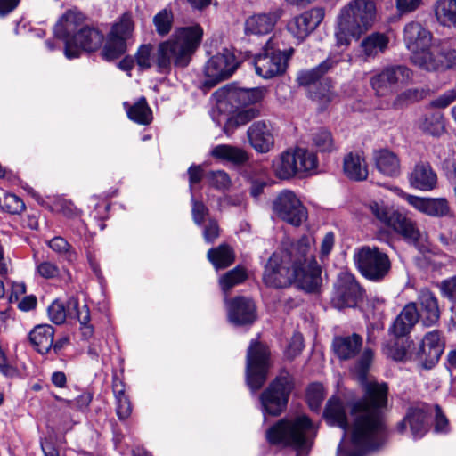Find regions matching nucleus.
<instances>
[{
  "label": "nucleus",
  "mask_w": 456,
  "mask_h": 456,
  "mask_svg": "<svg viewBox=\"0 0 456 456\" xmlns=\"http://www.w3.org/2000/svg\"><path fill=\"white\" fill-rule=\"evenodd\" d=\"M388 387L386 383H367L364 395L350 403L347 406L337 397L330 398L325 407L323 416L330 426L343 430L342 440L338 451L341 452L342 443L346 436L348 420L346 409L354 418L352 442L366 451L380 447L387 440V433L384 419V410L387 405Z\"/></svg>",
  "instance_id": "1"
},
{
  "label": "nucleus",
  "mask_w": 456,
  "mask_h": 456,
  "mask_svg": "<svg viewBox=\"0 0 456 456\" xmlns=\"http://www.w3.org/2000/svg\"><path fill=\"white\" fill-rule=\"evenodd\" d=\"M321 273L312 252V240L303 236L295 242H283L272 254L265 266L263 281L275 289L297 284L300 289L313 292L322 282Z\"/></svg>",
  "instance_id": "2"
},
{
  "label": "nucleus",
  "mask_w": 456,
  "mask_h": 456,
  "mask_svg": "<svg viewBox=\"0 0 456 456\" xmlns=\"http://www.w3.org/2000/svg\"><path fill=\"white\" fill-rule=\"evenodd\" d=\"M203 37V28L194 24L175 29L172 37L159 44L156 54L151 44L140 45L134 60L140 69H148L156 65L159 73L167 74L172 66L185 68L199 48Z\"/></svg>",
  "instance_id": "3"
},
{
  "label": "nucleus",
  "mask_w": 456,
  "mask_h": 456,
  "mask_svg": "<svg viewBox=\"0 0 456 456\" xmlns=\"http://www.w3.org/2000/svg\"><path fill=\"white\" fill-rule=\"evenodd\" d=\"M375 16L376 5L372 0H351L340 10L337 19V45H348L353 38H359L372 26Z\"/></svg>",
  "instance_id": "4"
},
{
  "label": "nucleus",
  "mask_w": 456,
  "mask_h": 456,
  "mask_svg": "<svg viewBox=\"0 0 456 456\" xmlns=\"http://www.w3.org/2000/svg\"><path fill=\"white\" fill-rule=\"evenodd\" d=\"M316 428L305 415L294 419H282L270 427L265 434L269 444L291 447L299 453L308 452L312 446Z\"/></svg>",
  "instance_id": "5"
},
{
  "label": "nucleus",
  "mask_w": 456,
  "mask_h": 456,
  "mask_svg": "<svg viewBox=\"0 0 456 456\" xmlns=\"http://www.w3.org/2000/svg\"><path fill=\"white\" fill-rule=\"evenodd\" d=\"M317 167L316 155L299 147L281 152L272 164L274 175L282 180L312 174Z\"/></svg>",
  "instance_id": "6"
},
{
  "label": "nucleus",
  "mask_w": 456,
  "mask_h": 456,
  "mask_svg": "<svg viewBox=\"0 0 456 456\" xmlns=\"http://www.w3.org/2000/svg\"><path fill=\"white\" fill-rule=\"evenodd\" d=\"M293 52L292 48L281 50L278 37H271L254 59L256 73L265 79L281 75L285 72L288 60Z\"/></svg>",
  "instance_id": "7"
},
{
  "label": "nucleus",
  "mask_w": 456,
  "mask_h": 456,
  "mask_svg": "<svg viewBox=\"0 0 456 456\" xmlns=\"http://www.w3.org/2000/svg\"><path fill=\"white\" fill-rule=\"evenodd\" d=\"M134 28L131 12H126L118 17L106 36L102 50V58L110 61L122 56L127 50L128 41L133 38Z\"/></svg>",
  "instance_id": "8"
},
{
  "label": "nucleus",
  "mask_w": 456,
  "mask_h": 456,
  "mask_svg": "<svg viewBox=\"0 0 456 456\" xmlns=\"http://www.w3.org/2000/svg\"><path fill=\"white\" fill-rule=\"evenodd\" d=\"M293 387L291 375L285 370H281L260 395L264 414L280 415L287 407Z\"/></svg>",
  "instance_id": "9"
},
{
  "label": "nucleus",
  "mask_w": 456,
  "mask_h": 456,
  "mask_svg": "<svg viewBox=\"0 0 456 456\" xmlns=\"http://www.w3.org/2000/svg\"><path fill=\"white\" fill-rule=\"evenodd\" d=\"M354 260L361 274L371 281H380L391 270L388 256L377 247H362L355 251Z\"/></svg>",
  "instance_id": "10"
},
{
  "label": "nucleus",
  "mask_w": 456,
  "mask_h": 456,
  "mask_svg": "<svg viewBox=\"0 0 456 456\" xmlns=\"http://www.w3.org/2000/svg\"><path fill=\"white\" fill-rule=\"evenodd\" d=\"M268 347L252 340L246 357V382L252 392H256L265 384L270 369Z\"/></svg>",
  "instance_id": "11"
},
{
  "label": "nucleus",
  "mask_w": 456,
  "mask_h": 456,
  "mask_svg": "<svg viewBox=\"0 0 456 456\" xmlns=\"http://www.w3.org/2000/svg\"><path fill=\"white\" fill-rule=\"evenodd\" d=\"M403 40L405 47L412 53L413 63L423 69L422 62H428L433 53L430 49L433 41L431 31L420 22L411 20L403 29Z\"/></svg>",
  "instance_id": "12"
},
{
  "label": "nucleus",
  "mask_w": 456,
  "mask_h": 456,
  "mask_svg": "<svg viewBox=\"0 0 456 456\" xmlns=\"http://www.w3.org/2000/svg\"><path fill=\"white\" fill-rule=\"evenodd\" d=\"M273 213L282 221L300 226L307 219V209L296 193L290 190H283L273 201Z\"/></svg>",
  "instance_id": "13"
},
{
  "label": "nucleus",
  "mask_w": 456,
  "mask_h": 456,
  "mask_svg": "<svg viewBox=\"0 0 456 456\" xmlns=\"http://www.w3.org/2000/svg\"><path fill=\"white\" fill-rule=\"evenodd\" d=\"M266 94L265 87L241 88L234 85H229L217 90L214 95L216 97L218 107L228 103L232 109L239 110L242 107L256 106Z\"/></svg>",
  "instance_id": "14"
},
{
  "label": "nucleus",
  "mask_w": 456,
  "mask_h": 456,
  "mask_svg": "<svg viewBox=\"0 0 456 456\" xmlns=\"http://www.w3.org/2000/svg\"><path fill=\"white\" fill-rule=\"evenodd\" d=\"M363 297V290L354 276L347 272L338 274L331 298L332 305L338 308L354 307Z\"/></svg>",
  "instance_id": "15"
},
{
  "label": "nucleus",
  "mask_w": 456,
  "mask_h": 456,
  "mask_svg": "<svg viewBox=\"0 0 456 456\" xmlns=\"http://www.w3.org/2000/svg\"><path fill=\"white\" fill-rule=\"evenodd\" d=\"M412 78V71L403 65L386 67L370 78V86L378 96L393 92L398 84H407Z\"/></svg>",
  "instance_id": "16"
},
{
  "label": "nucleus",
  "mask_w": 456,
  "mask_h": 456,
  "mask_svg": "<svg viewBox=\"0 0 456 456\" xmlns=\"http://www.w3.org/2000/svg\"><path fill=\"white\" fill-rule=\"evenodd\" d=\"M444 348L439 330L428 332L415 352H411L410 359L417 361L423 368L431 369L440 359Z\"/></svg>",
  "instance_id": "17"
},
{
  "label": "nucleus",
  "mask_w": 456,
  "mask_h": 456,
  "mask_svg": "<svg viewBox=\"0 0 456 456\" xmlns=\"http://www.w3.org/2000/svg\"><path fill=\"white\" fill-rule=\"evenodd\" d=\"M238 68V61L228 50L211 57L205 66L206 85L214 86L218 82L229 78Z\"/></svg>",
  "instance_id": "18"
},
{
  "label": "nucleus",
  "mask_w": 456,
  "mask_h": 456,
  "mask_svg": "<svg viewBox=\"0 0 456 456\" xmlns=\"http://www.w3.org/2000/svg\"><path fill=\"white\" fill-rule=\"evenodd\" d=\"M102 33L93 27L84 26L75 36V38L67 42L64 47V55L71 60L78 58L83 51L94 52L102 45Z\"/></svg>",
  "instance_id": "19"
},
{
  "label": "nucleus",
  "mask_w": 456,
  "mask_h": 456,
  "mask_svg": "<svg viewBox=\"0 0 456 456\" xmlns=\"http://www.w3.org/2000/svg\"><path fill=\"white\" fill-rule=\"evenodd\" d=\"M432 415L431 404L418 403L410 407L403 419L397 424L399 433L409 426L414 439H419L428 432V416Z\"/></svg>",
  "instance_id": "20"
},
{
  "label": "nucleus",
  "mask_w": 456,
  "mask_h": 456,
  "mask_svg": "<svg viewBox=\"0 0 456 456\" xmlns=\"http://www.w3.org/2000/svg\"><path fill=\"white\" fill-rule=\"evenodd\" d=\"M325 11L322 7L312 8L292 18L287 28L299 41L305 40L322 23Z\"/></svg>",
  "instance_id": "21"
},
{
  "label": "nucleus",
  "mask_w": 456,
  "mask_h": 456,
  "mask_svg": "<svg viewBox=\"0 0 456 456\" xmlns=\"http://www.w3.org/2000/svg\"><path fill=\"white\" fill-rule=\"evenodd\" d=\"M85 15L78 10H68L54 25V37L62 40L66 47L67 42L73 40L77 33L85 26Z\"/></svg>",
  "instance_id": "22"
},
{
  "label": "nucleus",
  "mask_w": 456,
  "mask_h": 456,
  "mask_svg": "<svg viewBox=\"0 0 456 456\" xmlns=\"http://www.w3.org/2000/svg\"><path fill=\"white\" fill-rule=\"evenodd\" d=\"M282 14L283 10L281 8H274L268 12L255 13L246 19L244 31L246 35L262 36L269 34Z\"/></svg>",
  "instance_id": "23"
},
{
  "label": "nucleus",
  "mask_w": 456,
  "mask_h": 456,
  "mask_svg": "<svg viewBox=\"0 0 456 456\" xmlns=\"http://www.w3.org/2000/svg\"><path fill=\"white\" fill-rule=\"evenodd\" d=\"M228 319L236 325L252 324L256 320V305L254 302L245 297H236L226 300Z\"/></svg>",
  "instance_id": "24"
},
{
  "label": "nucleus",
  "mask_w": 456,
  "mask_h": 456,
  "mask_svg": "<svg viewBox=\"0 0 456 456\" xmlns=\"http://www.w3.org/2000/svg\"><path fill=\"white\" fill-rule=\"evenodd\" d=\"M249 144L257 152L266 153L274 144L273 126L265 120L255 121L247 131Z\"/></svg>",
  "instance_id": "25"
},
{
  "label": "nucleus",
  "mask_w": 456,
  "mask_h": 456,
  "mask_svg": "<svg viewBox=\"0 0 456 456\" xmlns=\"http://www.w3.org/2000/svg\"><path fill=\"white\" fill-rule=\"evenodd\" d=\"M409 183L416 190L429 191L437 184V175L431 165L427 161L415 164L408 176Z\"/></svg>",
  "instance_id": "26"
},
{
  "label": "nucleus",
  "mask_w": 456,
  "mask_h": 456,
  "mask_svg": "<svg viewBox=\"0 0 456 456\" xmlns=\"http://www.w3.org/2000/svg\"><path fill=\"white\" fill-rule=\"evenodd\" d=\"M388 226L409 243L417 244L421 240L422 234L416 222L406 214L393 211Z\"/></svg>",
  "instance_id": "27"
},
{
  "label": "nucleus",
  "mask_w": 456,
  "mask_h": 456,
  "mask_svg": "<svg viewBox=\"0 0 456 456\" xmlns=\"http://www.w3.org/2000/svg\"><path fill=\"white\" fill-rule=\"evenodd\" d=\"M363 339L357 334L336 336L332 341L335 355L342 361L354 359L362 348Z\"/></svg>",
  "instance_id": "28"
},
{
  "label": "nucleus",
  "mask_w": 456,
  "mask_h": 456,
  "mask_svg": "<svg viewBox=\"0 0 456 456\" xmlns=\"http://www.w3.org/2000/svg\"><path fill=\"white\" fill-rule=\"evenodd\" d=\"M419 320L416 303L407 304L395 319L389 331L395 337H404L411 332Z\"/></svg>",
  "instance_id": "29"
},
{
  "label": "nucleus",
  "mask_w": 456,
  "mask_h": 456,
  "mask_svg": "<svg viewBox=\"0 0 456 456\" xmlns=\"http://www.w3.org/2000/svg\"><path fill=\"white\" fill-rule=\"evenodd\" d=\"M418 302L420 305L419 320L428 327L436 324L440 318V310L434 293L428 289H421L418 296Z\"/></svg>",
  "instance_id": "30"
},
{
  "label": "nucleus",
  "mask_w": 456,
  "mask_h": 456,
  "mask_svg": "<svg viewBox=\"0 0 456 456\" xmlns=\"http://www.w3.org/2000/svg\"><path fill=\"white\" fill-rule=\"evenodd\" d=\"M343 171L347 178L354 181H364L367 179L368 165L362 152H349L344 157Z\"/></svg>",
  "instance_id": "31"
},
{
  "label": "nucleus",
  "mask_w": 456,
  "mask_h": 456,
  "mask_svg": "<svg viewBox=\"0 0 456 456\" xmlns=\"http://www.w3.org/2000/svg\"><path fill=\"white\" fill-rule=\"evenodd\" d=\"M373 159L377 169L383 175L390 177L400 175V159L395 152L387 149L377 150L373 152Z\"/></svg>",
  "instance_id": "32"
},
{
  "label": "nucleus",
  "mask_w": 456,
  "mask_h": 456,
  "mask_svg": "<svg viewBox=\"0 0 456 456\" xmlns=\"http://www.w3.org/2000/svg\"><path fill=\"white\" fill-rule=\"evenodd\" d=\"M423 69L428 71L445 70L456 66V49L442 47L439 52H434L428 59V62H422Z\"/></svg>",
  "instance_id": "33"
},
{
  "label": "nucleus",
  "mask_w": 456,
  "mask_h": 456,
  "mask_svg": "<svg viewBox=\"0 0 456 456\" xmlns=\"http://www.w3.org/2000/svg\"><path fill=\"white\" fill-rule=\"evenodd\" d=\"M54 329L49 324L37 325L28 334L29 341L41 354L48 353L52 346Z\"/></svg>",
  "instance_id": "34"
},
{
  "label": "nucleus",
  "mask_w": 456,
  "mask_h": 456,
  "mask_svg": "<svg viewBox=\"0 0 456 456\" xmlns=\"http://www.w3.org/2000/svg\"><path fill=\"white\" fill-rule=\"evenodd\" d=\"M338 62V60L328 58L314 69L300 71L297 75L298 84L303 86H310L311 88L316 86L322 76Z\"/></svg>",
  "instance_id": "35"
},
{
  "label": "nucleus",
  "mask_w": 456,
  "mask_h": 456,
  "mask_svg": "<svg viewBox=\"0 0 456 456\" xmlns=\"http://www.w3.org/2000/svg\"><path fill=\"white\" fill-rule=\"evenodd\" d=\"M433 12L437 23L445 28H456V0H436Z\"/></svg>",
  "instance_id": "36"
},
{
  "label": "nucleus",
  "mask_w": 456,
  "mask_h": 456,
  "mask_svg": "<svg viewBox=\"0 0 456 456\" xmlns=\"http://www.w3.org/2000/svg\"><path fill=\"white\" fill-rule=\"evenodd\" d=\"M123 106L126 111L127 117L132 121L139 125H149L151 123L153 119L152 111L145 97L142 96L132 105L125 102Z\"/></svg>",
  "instance_id": "37"
},
{
  "label": "nucleus",
  "mask_w": 456,
  "mask_h": 456,
  "mask_svg": "<svg viewBox=\"0 0 456 456\" xmlns=\"http://www.w3.org/2000/svg\"><path fill=\"white\" fill-rule=\"evenodd\" d=\"M216 159L228 161L233 164H243L248 160V154L242 149L230 144L215 146L210 152Z\"/></svg>",
  "instance_id": "38"
},
{
  "label": "nucleus",
  "mask_w": 456,
  "mask_h": 456,
  "mask_svg": "<svg viewBox=\"0 0 456 456\" xmlns=\"http://www.w3.org/2000/svg\"><path fill=\"white\" fill-rule=\"evenodd\" d=\"M112 389L116 400V414L119 420H126L132 413V404L125 394V385L121 380L114 378Z\"/></svg>",
  "instance_id": "39"
},
{
  "label": "nucleus",
  "mask_w": 456,
  "mask_h": 456,
  "mask_svg": "<svg viewBox=\"0 0 456 456\" xmlns=\"http://www.w3.org/2000/svg\"><path fill=\"white\" fill-rule=\"evenodd\" d=\"M416 126L424 134L432 136H438L444 130L443 115L438 111L422 115L417 120Z\"/></svg>",
  "instance_id": "40"
},
{
  "label": "nucleus",
  "mask_w": 456,
  "mask_h": 456,
  "mask_svg": "<svg viewBox=\"0 0 456 456\" xmlns=\"http://www.w3.org/2000/svg\"><path fill=\"white\" fill-rule=\"evenodd\" d=\"M207 257L216 270L230 266L235 259L232 248L227 244L210 248Z\"/></svg>",
  "instance_id": "41"
},
{
  "label": "nucleus",
  "mask_w": 456,
  "mask_h": 456,
  "mask_svg": "<svg viewBox=\"0 0 456 456\" xmlns=\"http://www.w3.org/2000/svg\"><path fill=\"white\" fill-rule=\"evenodd\" d=\"M388 43L389 38L387 35L374 32L362 41L361 46L367 57H375L386 51Z\"/></svg>",
  "instance_id": "42"
},
{
  "label": "nucleus",
  "mask_w": 456,
  "mask_h": 456,
  "mask_svg": "<svg viewBox=\"0 0 456 456\" xmlns=\"http://www.w3.org/2000/svg\"><path fill=\"white\" fill-rule=\"evenodd\" d=\"M309 95L314 101L323 105L331 102L336 97L331 82L326 78L320 81L316 86L310 88Z\"/></svg>",
  "instance_id": "43"
},
{
  "label": "nucleus",
  "mask_w": 456,
  "mask_h": 456,
  "mask_svg": "<svg viewBox=\"0 0 456 456\" xmlns=\"http://www.w3.org/2000/svg\"><path fill=\"white\" fill-rule=\"evenodd\" d=\"M49 248L68 262L77 259V253L72 246L62 237L57 236L47 241Z\"/></svg>",
  "instance_id": "44"
},
{
  "label": "nucleus",
  "mask_w": 456,
  "mask_h": 456,
  "mask_svg": "<svg viewBox=\"0 0 456 456\" xmlns=\"http://www.w3.org/2000/svg\"><path fill=\"white\" fill-rule=\"evenodd\" d=\"M247 279V273L245 268L236 266L232 270L227 272L219 280L221 289L227 292L232 287L242 283Z\"/></svg>",
  "instance_id": "45"
},
{
  "label": "nucleus",
  "mask_w": 456,
  "mask_h": 456,
  "mask_svg": "<svg viewBox=\"0 0 456 456\" xmlns=\"http://www.w3.org/2000/svg\"><path fill=\"white\" fill-rule=\"evenodd\" d=\"M153 24L159 36H167L172 28L174 15L170 9L164 8L153 17Z\"/></svg>",
  "instance_id": "46"
},
{
  "label": "nucleus",
  "mask_w": 456,
  "mask_h": 456,
  "mask_svg": "<svg viewBox=\"0 0 456 456\" xmlns=\"http://www.w3.org/2000/svg\"><path fill=\"white\" fill-rule=\"evenodd\" d=\"M313 144L321 152H331L335 150V142L331 133L320 129L313 134Z\"/></svg>",
  "instance_id": "47"
},
{
  "label": "nucleus",
  "mask_w": 456,
  "mask_h": 456,
  "mask_svg": "<svg viewBox=\"0 0 456 456\" xmlns=\"http://www.w3.org/2000/svg\"><path fill=\"white\" fill-rule=\"evenodd\" d=\"M68 305L76 312V317L80 322L81 326L85 329L84 334L91 335L93 333L92 326L89 325L90 311L86 305L79 306L78 301L72 297L68 301Z\"/></svg>",
  "instance_id": "48"
},
{
  "label": "nucleus",
  "mask_w": 456,
  "mask_h": 456,
  "mask_svg": "<svg viewBox=\"0 0 456 456\" xmlns=\"http://www.w3.org/2000/svg\"><path fill=\"white\" fill-rule=\"evenodd\" d=\"M237 110V113L229 120L236 126L246 125L259 117L261 113L258 106L242 107Z\"/></svg>",
  "instance_id": "49"
},
{
  "label": "nucleus",
  "mask_w": 456,
  "mask_h": 456,
  "mask_svg": "<svg viewBox=\"0 0 456 456\" xmlns=\"http://www.w3.org/2000/svg\"><path fill=\"white\" fill-rule=\"evenodd\" d=\"M384 353L395 361H405L410 358L408 348L403 341L395 340L392 345H386Z\"/></svg>",
  "instance_id": "50"
},
{
  "label": "nucleus",
  "mask_w": 456,
  "mask_h": 456,
  "mask_svg": "<svg viewBox=\"0 0 456 456\" xmlns=\"http://www.w3.org/2000/svg\"><path fill=\"white\" fill-rule=\"evenodd\" d=\"M374 358V352L371 348L366 347L355 363L354 370L361 379H365Z\"/></svg>",
  "instance_id": "51"
},
{
  "label": "nucleus",
  "mask_w": 456,
  "mask_h": 456,
  "mask_svg": "<svg viewBox=\"0 0 456 456\" xmlns=\"http://www.w3.org/2000/svg\"><path fill=\"white\" fill-rule=\"evenodd\" d=\"M0 207L3 210L12 214H20L25 209V204L21 199L15 194H5L2 200H0Z\"/></svg>",
  "instance_id": "52"
},
{
  "label": "nucleus",
  "mask_w": 456,
  "mask_h": 456,
  "mask_svg": "<svg viewBox=\"0 0 456 456\" xmlns=\"http://www.w3.org/2000/svg\"><path fill=\"white\" fill-rule=\"evenodd\" d=\"M306 398L309 407L318 411L324 399V389L322 384L314 383L307 388Z\"/></svg>",
  "instance_id": "53"
},
{
  "label": "nucleus",
  "mask_w": 456,
  "mask_h": 456,
  "mask_svg": "<svg viewBox=\"0 0 456 456\" xmlns=\"http://www.w3.org/2000/svg\"><path fill=\"white\" fill-rule=\"evenodd\" d=\"M206 178L209 185L217 190L227 189L231 184L228 174L223 170L208 172Z\"/></svg>",
  "instance_id": "54"
},
{
  "label": "nucleus",
  "mask_w": 456,
  "mask_h": 456,
  "mask_svg": "<svg viewBox=\"0 0 456 456\" xmlns=\"http://www.w3.org/2000/svg\"><path fill=\"white\" fill-rule=\"evenodd\" d=\"M450 212L448 201L444 198L429 199L427 215L431 216H445Z\"/></svg>",
  "instance_id": "55"
},
{
  "label": "nucleus",
  "mask_w": 456,
  "mask_h": 456,
  "mask_svg": "<svg viewBox=\"0 0 456 456\" xmlns=\"http://www.w3.org/2000/svg\"><path fill=\"white\" fill-rule=\"evenodd\" d=\"M426 0H395L400 16L411 14L425 5Z\"/></svg>",
  "instance_id": "56"
},
{
  "label": "nucleus",
  "mask_w": 456,
  "mask_h": 456,
  "mask_svg": "<svg viewBox=\"0 0 456 456\" xmlns=\"http://www.w3.org/2000/svg\"><path fill=\"white\" fill-rule=\"evenodd\" d=\"M191 201L192 220L196 225L202 226L209 215V210L203 202L196 200L193 196Z\"/></svg>",
  "instance_id": "57"
},
{
  "label": "nucleus",
  "mask_w": 456,
  "mask_h": 456,
  "mask_svg": "<svg viewBox=\"0 0 456 456\" xmlns=\"http://www.w3.org/2000/svg\"><path fill=\"white\" fill-rule=\"evenodd\" d=\"M48 316L53 323L62 324L67 317L64 305L58 300L53 301L48 307Z\"/></svg>",
  "instance_id": "58"
},
{
  "label": "nucleus",
  "mask_w": 456,
  "mask_h": 456,
  "mask_svg": "<svg viewBox=\"0 0 456 456\" xmlns=\"http://www.w3.org/2000/svg\"><path fill=\"white\" fill-rule=\"evenodd\" d=\"M203 238L206 243L211 244L220 236V227L216 220L208 218L206 224L202 225Z\"/></svg>",
  "instance_id": "59"
},
{
  "label": "nucleus",
  "mask_w": 456,
  "mask_h": 456,
  "mask_svg": "<svg viewBox=\"0 0 456 456\" xmlns=\"http://www.w3.org/2000/svg\"><path fill=\"white\" fill-rule=\"evenodd\" d=\"M371 214L381 223L388 226L392 210L388 209L383 203L371 202L369 206Z\"/></svg>",
  "instance_id": "60"
},
{
  "label": "nucleus",
  "mask_w": 456,
  "mask_h": 456,
  "mask_svg": "<svg viewBox=\"0 0 456 456\" xmlns=\"http://www.w3.org/2000/svg\"><path fill=\"white\" fill-rule=\"evenodd\" d=\"M37 273L45 279H53L59 276L60 269L53 262L43 261L37 266Z\"/></svg>",
  "instance_id": "61"
},
{
  "label": "nucleus",
  "mask_w": 456,
  "mask_h": 456,
  "mask_svg": "<svg viewBox=\"0 0 456 456\" xmlns=\"http://www.w3.org/2000/svg\"><path fill=\"white\" fill-rule=\"evenodd\" d=\"M440 289L445 297L456 303V276L443 281Z\"/></svg>",
  "instance_id": "62"
},
{
  "label": "nucleus",
  "mask_w": 456,
  "mask_h": 456,
  "mask_svg": "<svg viewBox=\"0 0 456 456\" xmlns=\"http://www.w3.org/2000/svg\"><path fill=\"white\" fill-rule=\"evenodd\" d=\"M432 414H435V430L436 432H446L448 429V419L442 412L439 405H431Z\"/></svg>",
  "instance_id": "63"
},
{
  "label": "nucleus",
  "mask_w": 456,
  "mask_h": 456,
  "mask_svg": "<svg viewBox=\"0 0 456 456\" xmlns=\"http://www.w3.org/2000/svg\"><path fill=\"white\" fill-rule=\"evenodd\" d=\"M190 190H192V186L199 183L204 175L202 167L200 165H191L188 168Z\"/></svg>",
  "instance_id": "64"
}]
</instances>
